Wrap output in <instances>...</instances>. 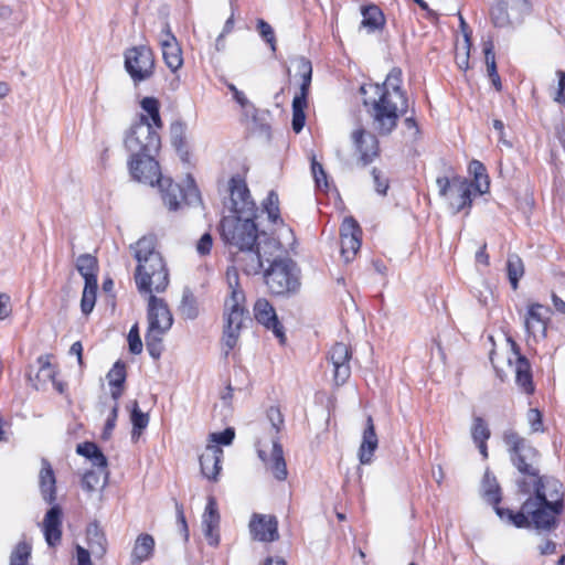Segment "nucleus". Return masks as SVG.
Segmentation results:
<instances>
[{"label": "nucleus", "mask_w": 565, "mask_h": 565, "mask_svg": "<svg viewBox=\"0 0 565 565\" xmlns=\"http://www.w3.org/2000/svg\"><path fill=\"white\" fill-rule=\"evenodd\" d=\"M62 508L53 504L45 513L42 522V531L45 542L50 547L60 545L62 540Z\"/></svg>", "instance_id": "18"}, {"label": "nucleus", "mask_w": 565, "mask_h": 565, "mask_svg": "<svg viewBox=\"0 0 565 565\" xmlns=\"http://www.w3.org/2000/svg\"><path fill=\"white\" fill-rule=\"evenodd\" d=\"M371 174L373 178L376 193H379L380 195H386L390 186L388 179L377 168H373Z\"/></svg>", "instance_id": "51"}, {"label": "nucleus", "mask_w": 565, "mask_h": 565, "mask_svg": "<svg viewBox=\"0 0 565 565\" xmlns=\"http://www.w3.org/2000/svg\"><path fill=\"white\" fill-rule=\"evenodd\" d=\"M213 245V239L210 233H204L196 244V250L200 255L204 256L210 254Z\"/></svg>", "instance_id": "58"}, {"label": "nucleus", "mask_w": 565, "mask_h": 565, "mask_svg": "<svg viewBox=\"0 0 565 565\" xmlns=\"http://www.w3.org/2000/svg\"><path fill=\"white\" fill-rule=\"evenodd\" d=\"M226 279L228 284V288L231 289V295L235 291H239L244 294V291L239 287L238 274L236 268H228L226 271Z\"/></svg>", "instance_id": "59"}, {"label": "nucleus", "mask_w": 565, "mask_h": 565, "mask_svg": "<svg viewBox=\"0 0 565 565\" xmlns=\"http://www.w3.org/2000/svg\"><path fill=\"white\" fill-rule=\"evenodd\" d=\"M41 470L39 473V486L43 500L53 504L56 500V479L50 461L45 458L41 460Z\"/></svg>", "instance_id": "25"}, {"label": "nucleus", "mask_w": 565, "mask_h": 565, "mask_svg": "<svg viewBox=\"0 0 565 565\" xmlns=\"http://www.w3.org/2000/svg\"><path fill=\"white\" fill-rule=\"evenodd\" d=\"M118 403H115L111 411H110V414L108 415V418L106 420V424H105V428H104V438H108L109 435L111 434L113 429L115 428L116 426V420H117V417H118Z\"/></svg>", "instance_id": "57"}, {"label": "nucleus", "mask_w": 565, "mask_h": 565, "mask_svg": "<svg viewBox=\"0 0 565 565\" xmlns=\"http://www.w3.org/2000/svg\"><path fill=\"white\" fill-rule=\"evenodd\" d=\"M297 70L301 77L300 92L292 99V130L299 134L306 122L305 109L308 106V95L312 79V65L311 62L303 56L297 58Z\"/></svg>", "instance_id": "9"}, {"label": "nucleus", "mask_w": 565, "mask_h": 565, "mask_svg": "<svg viewBox=\"0 0 565 565\" xmlns=\"http://www.w3.org/2000/svg\"><path fill=\"white\" fill-rule=\"evenodd\" d=\"M258 457L265 463L267 471H269L276 480L285 481L287 479L288 470L279 438L276 437L273 439V448L269 456L265 450L258 449Z\"/></svg>", "instance_id": "17"}, {"label": "nucleus", "mask_w": 565, "mask_h": 565, "mask_svg": "<svg viewBox=\"0 0 565 565\" xmlns=\"http://www.w3.org/2000/svg\"><path fill=\"white\" fill-rule=\"evenodd\" d=\"M218 524L220 514L217 511L216 500L213 497H209L205 511L202 516V526L204 536L212 546H216L220 542V537L216 532Z\"/></svg>", "instance_id": "22"}, {"label": "nucleus", "mask_w": 565, "mask_h": 565, "mask_svg": "<svg viewBox=\"0 0 565 565\" xmlns=\"http://www.w3.org/2000/svg\"><path fill=\"white\" fill-rule=\"evenodd\" d=\"M469 170L475 177V181H471L476 185L478 195L483 194L489 189V178L486 173V167L478 160H472L469 164Z\"/></svg>", "instance_id": "35"}, {"label": "nucleus", "mask_w": 565, "mask_h": 565, "mask_svg": "<svg viewBox=\"0 0 565 565\" xmlns=\"http://www.w3.org/2000/svg\"><path fill=\"white\" fill-rule=\"evenodd\" d=\"M483 53L486 57L487 72L489 77L498 75L495 54L493 51V43L491 41L484 43Z\"/></svg>", "instance_id": "50"}, {"label": "nucleus", "mask_w": 565, "mask_h": 565, "mask_svg": "<svg viewBox=\"0 0 565 565\" xmlns=\"http://www.w3.org/2000/svg\"><path fill=\"white\" fill-rule=\"evenodd\" d=\"M168 42L170 43H177L178 40L174 36V34L171 32L170 25L168 23L164 24L161 34H160V45L163 47V44Z\"/></svg>", "instance_id": "63"}, {"label": "nucleus", "mask_w": 565, "mask_h": 565, "mask_svg": "<svg viewBox=\"0 0 565 565\" xmlns=\"http://www.w3.org/2000/svg\"><path fill=\"white\" fill-rule=\"evenodd\" d=\"M402 71L394 67L385 81L374 86L376 98H364L363 105L377 136H390L397 127L398 119L409 110V100L402 88Z\"/></svg>", "instance_id": "3"}, {"label": "nucleus", "mask_w": 565, "mask_h": 565, "mask_svg": "<svg viewBox=\"0 0 565 565\" xmlns=\"http://www.w3.org/2000/svg\"><path fill=\"white\" fill-rule=\"evenodd\" d=\"M484 497L488 502L493 504L494 511L497 512V508L499 507V503L501 501V489L499 484L497 483V480L494 477H490V475L487 472L484 475Z\"/></svg>", "instance_id": "38"}, {"label": "nucleus", "mask_w": 565, "mask_h": 565, "mask_svg": "<svg viewBox=\"0 0 565 565\" xmlns=\"http://www.w3.org/2000/svg\"><path fill=\"white\" fill-rule=\"evenodd\" d=\"M361 26L369 33L380 31L385 25V17L382 10L375 4L363 6L361 8Z\"/></svg>", "instance_id": "28"}, {"label": "nucleus", "mask_w": 565, "mask_h": 565, "mask_svg": "<svg viewBox=\"0 0 565 565\" xmlns=\"http://www.w3.org/2000/svg\"><path fill=\"white\" fill-rule=\"evenodd\" d=\"M527 420L532 431L543 430L542 413L537 408H531L527 412Z\"/></svg>", "instance_id": "56"}, {"label": "nucleus", "mask_w": 565, "mask_h": 565, "mask_svg": "<svg viewBox=\"0 0 565 565\" xmlns=\"http://www.w3.org/2000/svg\"><path fill=\"white\" fill-rule=\"evenodd\" d=\"M130 419L132 423V438H135L136 435H139L140 430L145 429L149 423L148 414L142 413L139 409L137 401L132 402Z\"/></svg>", "instance_id": "42"}, {"label": "nucleus", "mask_w": 565, "mask_h": 565, "mask_svg": "<svg viewBox=\"0 0 565 565\" xmlns=\"http://www.w3.org/2000/svg\"><path fill=\"white\" fill-rule=\"evenodd\" d=\"M97 281H85L81 299V310L83 315H89L96 302Z\"/></svg>", "instance_id": "36"}, {"label": "nucleus", "mask_w": 565, "mask_h": 565, "mask_svg": "<svg viewBox=\"0 0 565 565\" xmlns=\"http://www.w3.org/2000/svg\"><path fill=\"white\" fill-rule=\"evenodd\" d=\"M92 552L77 545L76 546V558L78 565H93L90 561Z\"/></svg>", "instance_id": "62"}, {"label": "nucleus", "mask_w": 565, "mask_h": 565, "mask_svg": "<svg viewBox=\"0 0 565 565\" xmlns=\"http://www.w3.org/2000/svg\"><path fill=\"white\" fill-rule=\"evenodd\" d=\"M472 438L475 443L487 441L490 437L488 425L481 417H476L472 425Z\"/></svg>", "instance_id": "48"}, {"label": "nucleus", "mask_w": 565, "mask_h": 565, "mask_svg": "<svg viewBox=\"0 0 565 565\" xmlns=\"http://www.w3.org/2000/svg\"><path fill=\"white\" fill-rule=\"evenodd\" d=\"M436 183L440 195L445 196L448 192L457 195V200L451 201V205L455 207L456 213L466 207H470L472 203V194H478L475 183L465 178L454 177L449 179L448 177H439L437 178Z\"/></svg>", "instance_id": "10"}, {"label": "nucleus", "mask_w": 565, "mask_h": 565, "mask_svg": "<svg viewBox=\"0 0 565 565\" xmlns=\"http://www.w3.org/2000/svg\"><path fill=\"white\" fill-rule=\"evenodd\" d=\"M180 313L183 318L193 320L199 315V309L196 305V300L193 297L192 292L185 290L182 296L181 305H180Z\"/></svg>", "instance_id": "41"}, {"label": "nucleus", "mask_w": 565, "mask_h": 565, "mask_svg": "<svg viewBox=\"0 0 565 565\" xmlns=\"http://www.w3.org/2000/svg\"><path fill=\"white\" fill-rule=\"evenodd\" d=\"M87 543L88 551L92 552L96 558H102L107 551V540L104 532L97 523H92L87 527Z\"/></svg>", "instance_id": "29"}, {"label": "nucleus", "mask_w": 565, "mask_h": 565, "mask_svg": "<svg viewBox=\"0 0 565 565\" xmlns=\"http://www.w3.org/2000/svg\"><path fill=\"white\" fill-rule=\"evenodd\" d=\"M159 129L142 114L131 125L125 138V147L131 153L130 174L135 180L146 184H153L160 175V167L154 159L161 147Z\"/></svg>", "instance_id": "4"}, {"label": "nucleus", "mask_w": 565, "mask_h": 565, "mask_svg": "<svg viewBox=\"0 0 565 565\" xmlns=\"http://www.w3.org/2000/svg\"><path fill=\"white\" fill-rule=\"evenodd\" d=\"M362 231L353 217H345L340 227L341 255L347 263L351 262L361 247Z\"/></svg>", "instance_id": "11"}, {"label": "nucleus", "mask_w": 565, "mask_h": 565, "mask_svg": "<svg viewBox=\"0 0 565 565\" xmlns=\"http://www.w3.org/2000/svg\"><path fill=\"white\" fill-rule=\"evenodd\" d=\"M550 312V308L541 303H532L527 307L524 326L529 335H532L535 341L546 338Z\"/></svg>", "instance_id": "12"}, {"label": "nucleus", "mask_w": 565, "mask_h": 565, "mask_svg": "<svg viewBox=\"0 0 565 565\" xmlns=\"http://www.w3.org/2000/svg\"><path fill=\"white\" fill-rule=\"evenodd\" d=\"M513 467L518 471L515 484L518 491L530 495L519 512L497 508V515L514 526L537 530H551L557 525V516L564 511V487L554 477L540 473L541 455L529 440L515 431L503 436Z\"/></svg>", "instance_id": "1"}, {"label": "nucleus", "mask_w": 565, "mask_h": 565, "mask_svg": "<svg viewBox=\"0 0 565 565\" xmlns=\"http://www.w3.org/2000/svg\"><path fill=\"white\" fill-rule=\"evenodd\" d=\"M351 138L360 154L359 161L363 167L370 164L379 156L380 147L375 134L361 127L352 132Z\"/></svg>", "instance_id": "13"}, {"label": "nucleus", "mask_w": 565, "mask_h": 565, "mask_svg": "<svg viewBox=\"0 0 565 565\" xmlns=\"http://www.w3.org/2000/svg\"><path fill=\"white\" fill-rule=\"evenodd\" d=\"M107 482V467H95V469L86 471L82 478V487L88 492L95 491L98 486L105 487Z\"/></svg>", "instance_id": "31"}, {"label": "nucleus", "mask_w": 565, "mask_h": 565, "mask_svg": "<svg viewBox=\"0 0 565 565\" xmlns=\"http://www.w3.org/2000/svg\"><path fill=\"white\" fill-rule=\"evenodd\" d=\"M265 284L273 295L291 296L300 288V269L290 258H276L264 273Z\"/></svg>", "instance_id": "6"}, {"label": "nucleus", "mask_w": 565, "mask_h": 565, "mask_svg": "<svg viewBox=\"0 0 565 565\" xmlns=\"http://www.w3.org/2000/svg\"><path fill=\"white\" fill-rule=\"evenodd\" d=\"M185 130L186 126L182 121H174L170 127L171 142L177 148V150H181L185 143Z\"/></svg>", "instance_id": "45"}, {"label": "nucleus", "mask_w": 565, "mask_h": 565, "mask_svg": "<svg viewBox=\"0 0 565 565\" xmlns=\"http://www.w3.org/2000/svg\"><path fill=\"white\" fill-rule=\"evenodd\" d=\"M110 386H124L126 382V365L121 361H117L107 373Z\"/></svg>", "instance_id": "44"}, {"label": "nucleus", "mask_w": 565, "mask_h": 565, "mask_svg": "<svg viewBox=\"0 0 565 565\" xmlns=\"http://www.w3.org/2000/svg\"><path fill=\"white\" fill-rule=\"evenodd\" d=\"M76 269L85 281H97L98 262L90 254H82L76 259Z\"/></svg>", "instance_id": "32"}, {"label": "nucleus", "mask_w": 565, "mask_h": 565, "mask_svg": "<svg viewBox=\"0 0 565 565\" xmlns=\"http://www.w3.org/2000/svg\"><path fill=\"white\" fill-rule=\"evenodd\" d=\"M379 446L377 435L372 416H367L366 425L362 436V443L359 449V459L362 465H369L372 461L374 451Z\"/></svg>", "instance_id": "26"}, {"label": "nucleus", "mask_w": 565, "mask_h": 565, "mask_svg": "<svg viewBox=\"0 0 565 565\" xmlns=\"http://www.w3.org/2000/svg\"><path fill=\"white\" fill-rule=\"evenodd\" d=\"M154 551V539L148 533L138 535L130 554L131 565H140L152 557Z\"/></svg>", "instance_id": "27"}, {"label": "nucleus", "mask_w": 565, "mask_h": 565, "mask_svg": "<svg viewBox=\"0 0 565 565\" xmlns=\"http://www.w3.org/2000/svg\"><path fill=\"white\" fill-rule=\"evenodd\" d=\"M234 437H235V430L232 427H227L221 433H214L211 435V438L214 443H216L218 445H224V446L231 445Z\"/></svg>", "instance_id": "54"}, {"label": "nucleus", "mask_w": 565, "mask_h": 565, "mask_svg": "<svg viewBox=\"0 0 565 565\" xmlns=\"http://www.w3.org/2000/svg\"><path fill=\"white\" fill-rule=\"evenodd\" d=\"M11 315L10 296L0 294V320H4Z\"/></svg>", "instance_id": "61"}, {"label": "nucleus", "mask_w": 565, "mask_h": 565, "mask_svg": "<svg viewBox=\"0 0 565 565\" xmlns=\"http://www.w3.org/2000/svg\"><path fill=\"white\" fill-rule=\"evenodd\" d=\"M129 351L132 354H140L142 352V341L139 334V327L135 323L128 333Z\"/></svg>", "instance_id": "52"}, {"label": "nucleus", "mask_w": 565, "mask_h": 565, "mask_svg": "<svg viewBox=\"0 0 565 565\" xmlns=\"http://www.w3.org/2000/svg\"><path fill=\"white\" fill-rule=\"evenodd\" d=\"M175 512H177V525L179 527V531L183 535L184 541H188L189 540V529H188V523L185 520L182 504L175 502Z\"/></svg>", "instance_id": "55"}, {"label": "nucleus", "mask_w": 565, "mask_h": 565, "mask_svg": "<svg viewBox=\"0 0 565 565\" xmlns=\"http://www.w3.org/2000/svg\"><path fill=\"white\" fill-rule=\"evenodd\" d=\"M508 277L512 288L515 290L519 285V279L524 274V267L522 259L513 254L510 255L507 263Z\"/></svg>", "instance_id": "37"}, {"label": "nucleus", "mask_w": 565, "mask_h": 565, "mask_svg": "<svg viewBox=\"0 0 565 565\" xmlns=\"http://www.w3.org/2000/svg\"><path fill=\"white\" fill-rule=\"evenodd\" d=\"M76 452L79 456L87 458L94 467H108L107 458L100 448L92 441L78 444Z\"/></svg>", "instance_id": "30"}, {"label": "nucleus", "mask_w": 565, "mask_h": 565, "mask_svg": "<svg viewBox=\"0 0 565 565\" xmlns=\"http://www.w3.org/2000/svg\"><path fill=\"white\" fill-rule=\"evenodd\" d=\"M351 350L350 348L341 342L335 343L330 350V360L334 369V381L338 384H343L350 377L351 367Z\"/></svg>", "instance_id": "19"}, {"label": "nucleus", "mask_w": 565, "mask_h": 565, "mask_svg": "<svg viewBox=\"0 0 565 565\" xmlns=\"http://www.w3.org/2000/svg\"><path fill=\"white\" fill-rule=\"evenodd\" d=\"M125 70L134 83H140L152 77L154 73V54L149 46L138 45L129 47L124 53Z\"/></svg>", "instance_id": "8"}, {"label": "nucleus", "mask_w": 565, "mask_h": 565, "mask_svg": "<svg viewBox=\"0 0 565 565\" xmlns=\"http://www.w3.org/2000/svg\"><path fill=\"white\" fill-rule=\"evenodd\" d=\"M264 210L268 215V220L277 223L280 220L279 215V199L275 191H270L264 202Z\"/></svg>", "instance_id": "43"}, {"label": "nucleus", "mask_w": 565, "mask_h": 565, "mask_svg": "<svg viewBox=\"0 0 565 565\" xmlns=\"http://www.w3.org/2000/svg\"><path fill=\"white\" fill-rule=\"evenodd\" d=\"M148 326L153 329H161L169 331L173 323V317L170 312L168 305L161 298L156 295H148Z\"/></svg>", "instance_id": "15"}, {"label": "nucleus", "mask_w": 565, "mask_h": 565, "mask_svg": "<svg viewBox=\"0 0 565 565\" xmlns=\"http://www.w3.org/2000/svg\"><path fill=\"white\" fill-rule=\"evenodd\" d=\"M222 458L223 450L217 445H207L199 458L202 475L210 480L216 481L221 471Z\"/></svg>", "instance_id": "23"}, {"label": "nucleus", "mask_w": 565, "mask_h": 565, "mask_svg": "<svg viewBox=\"0 0 565 565\" xmlns=\"http://www.w3.org/2000/svg\"><path fill=\"white\" fill-rule=\"evenodd\" d=\"M31 545L24 541L19 542L10 555L9 565H29L31 558Z\"/></svg>", "instance_id": "40"}, {"label": "nucleus", "mask_w": 565, "mask_h": 565, "mask_svg": "<svg viewBox=\"0 0 565 565\" xmlns=\"http://www.w3.org/2000/svg\"><path fill=\"white\" fill-rule=\"evenodd\" d=\"M230 202L227 207L233 215L224 216L221 221L223 241L237 248L255 245L258 228L254 222L257 207L250 198L245 180L236 174L228 181Z\"/></svg>", "instance_id": "2"}, {"label": "nucleus", "mask_w": 565, "mask_h": 565, "mask_svg": "<svg viewBox=\"0 0 565 565\" xmlns=\"http://www.w3.org/2000/svg\"><path fill=\"white\" fill-rule=\"evenodd\" d=\"M141 108L146 113L145 116L149 118V121L157 128H162V120L159 113V102L154 97H145L141 103Z\"/></svg>", "instance_id": "39"}, {"label": "nucleus", "mask_w": 565, "mask_h": 565, "mask_svg": "<svg viewBox=\"0 0 565 565\" xmlns=\"http://www.w3.org/2000/svg\"><path fill=\"white\" fill-rule=\"evenodd\" d=\"M245 295L233 292L225 302V326L223 331V344L226 348L224 354L228 355L238 341L241 329L248 311L244 308Z\"/></svg>", "instance_id": "7"}, {"label": "nucleus", "mask_w": 565, "mask_h": 565, "mask_svg": "<svg viewBox=\"0 0 565 565\" xmlns=\"http://www.w3.org/2000/svg\"><path fill=\"white\" fill-rule=\"evenodd\" d=\"M162 56L166 65L171 70V72H177L183 64L182 51L179 43H168L163 44Z\"/></svg>", "instance_id": "34"}, {"label": "nucleus", "mask_w": 565, "mask_h": 565, "mask_svg": "<svg viewBox=\"0 0 565 565\" xmlns=\"http://www.w3.org/2000/svg\"><path fill=\"white\" fill-rule=\"evenodd\" d=\"M253 311L254 317L258 323L263 324L268 330H273L277 338L281 340L284 339L282 326L278 321L274 307L267 299H257Z\"/></svg>", "instance_id": "20"}, {"label": "nucleus", "mask_w": 565, "mask_h": 565, "mask_svg": "<svg viewBox=\"0 0 565 565\" xmlns=\"http://www.w3.org/2000/svg\"><path fill=\"white\" fill-rule=\"evenodd\" d=\"M252 537L260 542H274L279 539L278 521L274 515L254 513L249 521Z\"/></svg>", "instance_id": "14"}, {"label": "nucleus", "mask_w": 565, "mask_h": 565, "mask_svg": "<svg viewBox=\"0 0 565 565\" xmlns=\"http://www.w3.org/2000/svg\"><path fill=\"white\" fill-rule=\"evenodd\" d=\"M267 417L270 422L271 429L274 430V435L271 436V440L274 438H279V433L284 427V416L278 407L271 406L267 411Z\"/></svg>", "instance_id": "47"}, {"label": "nucleus", "mask_w": 565, "mask_h": 565, "mask_svg": "<svg viewBox=\"0 0 565 565\" xmlns=\"http://www.w3.org/2000/svg\"><path fill=\"white\" fill-rule=\"evenodd\" d=\"M137 262L134 278L141 295L166 291L169 286V269L154 234H147L129 246Z\"/></svg>", "instance_id": "5"}, {"label": "nucleus", "mask_w": 565, "mask_h": 565, "mask_svg": "<svg viewBox=\"0 0 565 565\" xmlns=\"http://www.w3.org/2000/svg\"><path fill=\"white\" fill-rule=\"evenodd\" d=\"M509 10L515 23L521 22L523 17L530 12V3L527 0H507Z\"/></svg>", "instance_id": "46"}, {"label": "nucleus", "mask_w": 565, "mask_h": 565, "mask_svg": "<svg viewBox=\"0 0 565 565\" xmlns=\"http://www.w3.org/2000/svg\"><path fill=\"white\" fill-rule=\"evenodd\" d=\"M228 89L233 93L234 99L242 106L245 107L248 104V99L246 98L245 94L237 89V87L228 83L227 84Z\"/></svg>", "instance_id": "64"}, {"label": "nucleus", "mask_w": 565, "mask_h": 565, "mask_svg": "<svg viewBox=\"0 0 565 565\" xmlns=\"http://www.w3.org/2000/svg\"><path fill=\"white\" fill-rule=\"evenodd\" d=\"M508 340L515 354V382L524 393L532 394L534 392V384L531 364L529 360L520 353L518 344L511 338Z\"/></svg>", "instance_id": "21"}, {"label": "nucleus", "mask_w": 565, "mask_h": 565, "mask_svg": "<svg viewBox=\"0 0 565 565\" xmlns=\"http://www.w3.org/2000/svg\"><path fill=\"white\" fill-rule=\"evenodd\" d=\"M154 184H158L160 188L163 204L170 211L179 210L182 201L184 200L182 188L178 183H174L171 179L162 178L161 174L151 185L153 186Z\"/></svg>", "instance_id": "24"}, {"label": "nucleus", "mask_w": 565, "mask_h": 565, "mask_svg": "<svg viewBox=\"0 0 565 565\" xmlns=\"http://www.w3.org/2000/svg\"><path fill=\"white\" fill-rule=\"evenodd\" d=\"M311 170L315 178V182L319 189L328 188L327 173L319 162L315 159L311 162Z\"/></svg>", "instance_id": "53"}, {"label": "nucleus", "mask_w": 565, "mask_h": 565, "mask_svg": "<svg viewBox=\"0 0 565 565\" xmlns=\"http://www.w3.org/2000/svg\"><path fill=\"white\" fill-rule=\"evenodd\" d=\"M490 15L492 23L497 28H504L512 23H515L509 10V2L507 0L498 1L491 8Z\"/></svg>", "instance_id": "33"}, {"label": "nucleus", "mask_w": 565, "mask_h": 565, "mask_svg": "<svg viewBox=\"0 0 565 565\" xmlns=\"http://www.w3.org/2000/svg\"><path fill=\"white\" fill-rule=\"evenodd\" d=\"M257 30L260 36L270 45L271 51H276V39L274 29L265 20L259 19L257 21Z\"/></svg>", "instance_id": "49"}, {"label": "nucleus", "mask_w": 565, "mask_h": 565, "mask_svg": "<svg viewBox=\"0 0 565 565\" xmlns=\"http://www.w3.org/2000/svg\"><path fill=\"white\" fill-rule=\"evenodd\" d=\"M264 260L269 262V258L264 259L260 253L259 243L255 245L238 248L234 254V263L246 274L256 275L260 273L264 266Z\"/></svg>", "instance_id": "16"}, {"label": "nucleus", "mask_w": 565, "mask_h": 565, "mask_svg": "<svg viewBox=\"0 0 565 565\" xmlns=\"http://www.w3.org/2000/svg\"><path fill=\"white\" fill-rule=\"evenodd\" d=\"M167 332L168 331H163L161 329H153V327L148 326V330L145 335V340L149 341L151 343L158 344V345H162V339Z\"/></svg>", "instance_id": "60"}]
</instances>
